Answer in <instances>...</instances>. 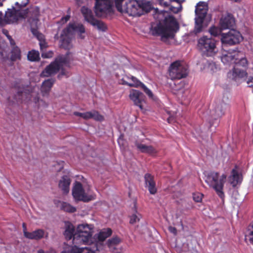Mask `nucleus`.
Returning a JSON list of instances; mask_svg holds the SVG:
<instances>
[{
  "mask_svg": "<svg viewBox=\"0 0 253 253\" xmlns=\"http://www.w3.org/2000/svg\"><path fill=\"white\" fill-rule=\"evenodd\" d=\"M71 54V52H67L65 55L59 56L54 61L51 62L42 71L41 76L48 77L55 75L61 70V73L57 76L58 79H61L63 76H65L67 78L69 77L70 74L69 72L65 71L63 67L64 66H69L70 62L72 60L70 56Z\"/></svg>",
  "mask_w": 253,
  "mask_h": 253,
  "instance_id": "nucleus-1",
  "label": "nucleus"
},
{
  "mask_svg": "<svg viewBox=\"0 0 253 253\" xmlns=\"http://www.w3.org/2000/svg\"><path fill=\"white\" fill-rule=\"evenodd\" d=\"M167 12L162 11L158 14L159 21H161L160 17L164 16ZM178 26V24L175 19L172 16L168 15L165 17L164 23L161 21L159 24L152 29L153 35L161 36L162 38H172L173 37V31Z\"/></svg>",
  "mask_w": 253,
  "mask_h": 253,
  "instance_id": "nucleus-2",
  "label": "nucleus"
},
{
  "mask_svg": "<svg viewBox=\"0 0 253 253\" xmlns=\"http://www.w3.org/2000/svg\"><path fill=\"white\" fill-rule=\"evenodd\" d=\"M85 32V28L83 24L70 23L67 27L62 31L60 36V46L65 49H70L73 47L71 40L75 33L77 32L79 37L81 39H84V36L83 34H84Z\"/></svg>",
  "mask_w": 253,
  "mask_h": 253,
  "instance_id": "nucleus-3",
  "label": "nucleus"
},
{
  "mask_svg": "<svg viewBox=\"0 0 253 253\" xmlns=\"http://www.w3.org/2000/svg\"><path fill=\"white\" fill-rule=\"evenodd\" d=\"M226 177L225 174L220 176L218 172L212 171L205 174V181L210 187L216 191L219 197L223 199L224 197L223 189Z\"/></svg>",
  "mask_w": 253,
  "mask_h": 253,
  "instance_id": "nucleus-4",
  "label": "nucleus"
},
{
  "mask_svg": "<svg viewBox=\"0 0 253 253\" xmlns=\"http://www.w3.org/2000/svg\"><path fill=\"white\" fill-rule=\"evenodd\" d=\"M125 0H115V5L117 10L122 13H127L132 16H140L142 15L140 3L141 0H129L122 6Z\"/></svg>",
  "mask_w": 253,
  "mask_h": 253,
  "instance_id": "nucleus-5",
  "label": "nucleus"
},
{
  "mask_svg": "<svg viewBox=\"0 0 253 253\" xmlns=\"http://www.w3.org/2000/svg\"><path fill=\"white\" fill-rule=\"evenodd\" d=\"M93 232V226L87 224H82L77 226L73 239L75 244H86L91 241Z\"/></svg>",
  "mask_w": 253,
  "mask_h": 253,
  "instance_id": "nucleus-6",
  "label": "nucleus"
},
{
  "mask_svg": "<svg viewBox=\"0 0 253 253\" xmlns=\"http://www.w3.org/2000/svg\"><path fill=\"white\" fill-rule=\"evenodd\" d=\"M198 47L206 56H212L217 52L215 41L207 36L201 37L198 42Z\"/></svg>",
  "mask_w": 253,
  "mask_h": 253,
  "instance_id": "nucleus-7",
  "label": "nucleus"
},
{
  "mask_svg": "<svg viewBox=\"0 0 253 253\" xmlns=\"http://www.w3.org/2000/svg\"><path fill=\"white\" fill-rule=\"evenodd\" d=\"M234 64H235V66L233 69L232 71L228 73V75L232 74V79L235 80L246 77L247 75V72L243 70H241L238 68V67L240 66L246 67L248 64L247 59L243 56L242 52L239 56L236 57Z\"/></svg>",
  "mask_w": 253,
  "mask_h": 253,
  "instance_id": "nucleus-8",
  "label": "nucleus"
},
{
  "mask_svg": "<svg viewBox=\"0 0 253 253\" xmlns=\"http://www.w3.org/2000/svg\"><path fill=\"white\" fill-rule=\"evenodd\" d=\"M169 73L171 80H180L188 75L187 68L179 61H175L170 64Z\"/></svg>",
  "mask_w": 253,
  "mask_h": 253,
  "instance_id": "nucleus-9",
  "label": "nucleus"
},
{
  "mask_svg": "<svg viewBox=\"0 0 253 253\" xmlns=\"http://www.w3.org/2000/svg\"><path fill=\"white\" fill-rule=\"evenodd\" d=\"M28 9L20 8L16 9L13 7L6 11L4 20L7 23H12L17 22L19 19H24L27 17Z\"/></svg>",
  "mask_w": 253,
  "mask_h": 253,
  "instance_id": "nucleus-10",
  "label": "nucleus"
},
{
  "mask_svg": "<svg viewBox=\"0 0 253 253\" xmlns=\"http://www.w3.org/2000/svg\"><path fill=\"white\" fill-rule=\"evenodd\" d=\"M94 12L97 17H102L112 11L113 0H95Z\"/></svg>",
  "mask_w": 253,
  "mask_h": 253,
  "instance_id": "nucleus-11",
  "label": "nucleus"
},
{
  "mask_svg": "<svg viewBox=\"0 0 253 253\" xmlns=\"http://www.w3.org/2000/svg\"><path fill=\"white\" fill-rule=\"evenodd\" d=\"M72 195L76 201L88 202L94 200V196L87 195L85 194L82 184L78 181H76L72 189Z\"/></svg>",
  "mask_w": 253,
  "mask_h": 253,
  "instance_id": "nucleus-12",
  "label": "nucleus"
},
{
  "mask_svg": "<svg viewBox=\"0 0 253 253\" xmlns=\"http://www.w3.org/2000/svg\"><path fill=\"white\" fill-rule=\"evenodd\" d=\"M243 39L242 36L239 31L232 29L227 33L221 34V41L223 43L234 45L241 42Z\"/></svg>",
  "mask_w": 253,
  "mask_h": 253,
  "instance_id": "nucleus-13",
  "label": "nucleus"
},
{
  "mask_svg": "<svg viewBox=\"0 0 253 253\" xmlns=\"http://www.w3.org/2000/svg\"><path fill=\"white\" fill-rule=\"evenodd\" d=\"M228 107V104L223 99H217L215 101L214 108L211 112V117L217 119L224 115Z\"/></svg>",
  "mask_w": 253,
  "mask_h": 253,
  "instance_id": "nucleus-14",
  "label": "nucleus"
},
{
  "mask_svg": "<svg viewBox=\"0 0 253 253\" xmlns=\"http://www.w3.org/2000/svg\"><path fill=\"white\" fill-rule=\"evenodd\" d=\"M132 142L137 149L141 153L148 154H154L157 153V150L153 146L144 144L143 140L134 138L132 140Z\"/></svg>",
  "mask_w": 253,
  "mask_h": 253,
  "instance_id": "nucleus-15",
  "label": "nucleus"
},
{
  "mask_svg": "<svg viewBox=\"0 0 253 253\" xmlns=\"http://www.w3.org/2000/svg\"><path fill=\"white\" fill-rule=\"evenodd\" d=\"M219 24L222 30L230 29L235 26V19L232 14L226 13L220 18Z\"/></svg>",
  "mask_w": 253,
  "mask_h": 253,
  "instance_id": "nucleus-16",
  "label": "nucleus"
},
{
  "mask_svg": "<svg viewBox=\"0 0 253 253\" xmlns=\"http://www.w3.org/2000/svg\"><path fill=\"white\" fill-rule=\"evenodd\" d=\"M129 96L134 104L142 110L143 109L142 103L144 101L143 93L138 90L132 89L130 91Z\"/></svg>",
  "mask_w": 253,
  "mask_h": 253,
  "instance_id": "nucleus-17",
  "label": "nucleus"
},
{
  "mask_svg": "<svg viewBox=\"0 0 253 253\" xmlns=\"http://www.w3.org/2000/svg\"><path fill=\"white\" fill-rule=\"evenodd\" d=\"M144 179L145 187L148 188L150 193L152 195L155 194L157 192V189L154 176L150 173H146L144 175Z\"/></svg>",
  "mask_w": 253,
  "mask_h": 253,
  "instance_id": "nucleus-18",
  "label": "nucleus"
},
{
  "mask_svg": "<svg viewBox=\"0 0 253 253\" xmlns=\"http://www.w3.org/2000/svg\"><path fill=\"white\" fill-rule=\"evenodd\" d=\"M241 54V52H234L233 53L227 52L226 54H223L221 57V61L224 64L234 63L237 56H239Z\"/></svg>",
  "mask_w": 253,
  "mask_h": 253,
  "instance_id": "nucleus-19",
  "label": "nucleus"
},
{
  "mask_svg": "<svg viewBox=\"0 0 253 253\" xmlns=\"http://www.w3.org/2000/svg\"><path fill=\"white\" fill-rule=\"evenodd\" d=\"M44 235V230L41 229L36 230L31 232H25V237L31 240H40L43 237Z\"/></svg>",
  "mask_w": 253,
  "mask_h": 253,
  "instance_id": "nucleus-20",
  "label": "nucleus"
},
{
  "mask_svg": "<svg viewBox=\"0 0 253 253\" xmlns=\"http://www.w3.org/2000/svg\"><path fill=\"white\" fill-rule=\"evenodd\" d=\"M71 183V179L67 175H64L60 180L58 184L59 187L63 192L67 194L69 191V186Z\"/></svg>",
  "mask_w": 253,
  "mask_h": 253,
  "instance_id": "nucleus-21",
  "label": "nucleus"
},
{
  "mask_svg": "<svg viewBox=\"0 0 253 253\" xmlns=\"http://www.w3.org/2000/svg\"><path fill=\"white\" fill-rule=\"evenodd\" d=\"M242 180V176L240 174L236 169H233L231 171V175L229 177L230 184L235 187L237 185L241 183Z\"/></svg>",
  "mask_w": 253,
  "mask_h": 253,
  "instance_id": "nucleus-22",
  "label": "nucleus"
},
{
  "mask_svg": "<svg viewBox=\"0 0 253 253\" xmlns=\"http://www.w3.org/2000/svg\"><path fill=\"white\" fill-rule=\"evenodd\" d=\"M81 12L84 20L90 24L95 19L92 10L85 6H83L81 8Z\"/></svg>",
  "mask_w": 253,
  "mask_h": 253,
  "instance_id": "nucleus-23",
  "label": "nucleus"
},
{
  "mask_svg": "<svg viewBox=\"0 0 253 253\" xmlns=\"http://www.w3.org/2000/svg\"><path fill=\"white\" fill-rule=\"evenodd\" d=\"M198 14L199 15V17L195 18V26L194 30V32L195 34L199 33L202 31L203 29V23L204 21V13H201Z\"/></svg>",
  "mask_w": 253,
  "mask_h": 253,
  "instance_id": "nucleus-24",
  "label": "nucleus"
},
{
  "mask_svg": "<svg viewBox=\"0 0 253 253\" xmlns=\"http://www.w3.org/2000/svg\"><path fill=\"white\" fill-rule=\"evenodd\" d=\"M75 233V227L74 225L70 222L66 223L65 230L64 233L66 239L69 240L73 238V239Z\"/></svg>",
  "mask_w": 253,
  "mask_h": 253,
  "instance_id": "nucleus-25",
  "label": "nucleus"
},
{
  "mask_svg": "<svg viewBox=\"0 0 253 253\" xmlns=\"http://www.w3.org/2000/svg\"><path fill=\"white\" fill-rule=\"evenodd\" d=\"M10 59L12 61L21 60V51L19 47L14 46L11 48Z\"/></svg>",
  "mask_w": 253,
  "mask_h": 253,
  "instance_id": "nucleus-26",
  "label": "nucleus"
},
{
  "mask_svg": "<svg viewBox=\"0 0 253 253\" xmlns=\"http://www.w3.org/2000/svg\"><path fill=\"white\" fill-rule=\"evenodd\" d=\"M54 82V81L52 79H48L42 83L41 90L43 95L49 92Z\"/></svg>",
  "mask_w": 253,
  "mask_h": 253,
  "instance_id": "nucleus-27",
  "label": "nucleus"
},
{
  "mask_svg": "<svg viewBox=\"0 0 253 253\" xmlns=\"http://www.w3.org/2000/svg\"><path fill=\"white\" fill-rule=\"evenodd\" d=\"M112 230L110 228L104 229L99 233L98 238L99 241H103L112 234Z\"/></svg>",
  "mask_w": 253,
  "mask_h": 253,
  "instance_id": "nucleus-28",
  "label": "nucleus"
},
{
  "mask_svg": "<svg viewBox=\"0 0 253 253\" xmlns=\"http://www.w3.org/2000/svg\"><path fill=\"white\" fill-rule=\"evenodd\" d=\"M90 24L93 27H96L99 31L105 32L107 30V26L105 23L102 21L96 19H95Z\"/></svg>",
  "mask_w": 253,
  "mask_h": 253,
  "instance_id": "nucleus-29",
  "label": "nucleus"
},
{
  "mask_svg": "<svg viewBox=\"0 0 253 253\" xmlns=\"http://www.w3.org/2000/svg\"><path fill=\"white\" fill-rule=\"evenodd\" d=\"M88 119H93L95 121H102L104 120V117L100 115L99 112L96 110L88 111Z\"/></svg>",
  "mask_w": 253,
  "mask_h": 253,
  "instance_id": "nucleus-30",
  "label": "nucleus"
},
{
  "mask_svg": "<svg viewBox=\"0 0 253 253\" xmlns=\"http://www.w3.org/2000/svg\"><path fill=\"white\" fill-rule=\"evenodd\" d=\"M28 59L31 61H38L40 59L39 51L32 50L29 51L27 55Z\"/></svg>",
  "mask_w": 253,
  "mask_h": 253,
  "instance_id": "nucleus-31",
  "label": "nucleus"
},
{
  "mask_svg": "<svg viewBox=\"0 0 253 253\" xmlns=\"http://www.w3.org/2000/svg\"><path fill=\"white\" fill-rule=\"evenodd\" d=\"M204 13V18H205L207 14V9L204 8V2H199L196 7L195 13L196 15V17H199V15L198 13Z\"/></svg>",
  "mask_w": 253,
  "mask_h": 253,
  "instance_id": "nucleus-32",
  "label": "nucleus"
},
{
  "mask_svg": "<svg viewBox=\"0 0 253 253\" xmlns=\"http://www.w3.org/2000/svg\"><path fill=\"white\" fill-rule=\"evenodd\" d=\"M61 209L65 211L69 212H74L76 211L75 207L71 206L66 202H62L61 205Z\"/></svg>",
  "mask_w": 253,
  "mask_h": 253,
  "instance_id": "nucleus-33",
  "label": "nucleus"
},
{
  "mask_svg": "<svg viewBox=\"0 0 253 253\" xmlns=\"http://www.w3.org/2000/svg\"><path fill=\"white\" fill-rule=\"evenodd\" d=\"M130 82H126L124 81V84L128 85L129 86H134V87H138L141 86V84L143 83H141L139 81H138L136 78L134 77H131L130 78Z\"/></svg>",
  "mask_w": 253,
  "mask_h": 253,
  "instance_id": "nucleus-34",
  "label": "nucleus"
},
{
  "mask_svg": "<svg viewBox=\"0 0 253 253\" xmlns=\"http://www.w3.org/2000/svg\"><path fill=\"white\" fill-rule=\"evenodd\" d=\"M27 16L30 15V17L32 18H39L40 16V8L38 7L32 8L30 10L28 9Z\"/></svg>",
  "mask_w": 253,
  "mask_h": 253,
  "instance_id": "nucleus-35",
  "label": "nucleus"
},
{
  "mask_svg": "<svg viewBox=\"0 0 253 253\" xmlns=\"http://www.w3.org/2000/svg\"><path fill=\"white\" fill-rule=\"evenodd\" d=\"M129 218V223L131 224H134L139 221L141 218V215L136 211L135 213L130 215Z\"/></svg>",
  "mask_w": 253,
  "mask_h": 253,
  "instance_id": "nucleus-36",
  "label": "nucleus"
},
{
  "mask_svg": "<svg viewBox=\"0 0 253 253\" xmlns=\"http://www.w3.org/2000/svg\"><path fill=\"white\" fill-rule=\"evenodd\" d=\"M141 9H142V15L145 13H147L149 12L151 7V4L149 2H145L143 0H141V3H140Z\"/></svg>",
  "mask_w": 253,
  "mask_h": 253,
  "instance_id": "nucleus-37",
  "label": "nucleus"
},
{
  "mask_svg": "<svg viewBox=\"0 0 253 253\" xmlns=\"http://www.w3.org/2000/svg\"><path fill=\"white\" fill-rule=\"evenodd\" d=\"M221 28H219L215 26H212L210 28L209 32L211 35L214 37H217L221 34Z\"/></svg>",
  "mask_w": 253,
  "mask_h": 253,
  "instance_id": "nucleus-38",
  "label": "nucleus"
},
{
  "mask_svg": "<svg viewBox=\"0 0 253 253\" xmlns=\"http://www.w3.org/2000/svg\"><path fill=\"white\" fill-rule=\"evenodd\" d=\"M170 10L174 13H177L182 10L181 3H178L176 6L170 5L169 7Z\"/></svg>",
  "mask_w": 253,
  "mask_h": 253,
  "instance_id": "nucleus-39",
  "label": "nucleus"
},
{
  "mask_svg": "<svg viewBox=\"0 0 253 253\" xmlns=\"http://www.w3.org/2000/svg\"><path fill=\"white\" fill-rule=\"evenodd\" d=\"M121 242L120 239L117 237H113L108 241V245L109 247L118 245Z\"/></svg>",
  "mask_w": 253,
  "mask_h": 253,
  "instance_id": "nucleus-40",
  "label": "nucleus"
},
{
  "mask_svg": "<svg viewBox=\"0 0 253 253\" xmlns=\"http://www.w3.org/2000/svg\"><path fill=\"white\" fill-rule=\"evenodd\" d=\"M31 31L32 34L35 36L38 39H42L43 38V35L39 32L38 28L31 27Z\"/></svg>",
  "mask_w": 253,
  "mask_h": 253,
  "instance_id": "nucleus-41",
  "label": "nucleus"
},
{
  "mask_svg": "<svg viewBox=\"0 0 253 253\" xmlns=\"http://www.w3.org/2000/svg\"><path fill=\"white\" fill-rule=\"evenodd\" d=\"M29 21L30 22L31 27L38 28V24L39 21V18L30 17Z\"/></svg>",
  "mask_w": 253,
  "mask_h": 253,
  "instance_id": "nucleus-42",
  "label": "nucleus"
},
{
  "mask_svg": "<svg viewBox=\"0 0 253 253\" xmlns=\"http://www.w3.org/2000/svg\"><path fill=\"white\" fill-rule=\"evenodd\" d=\"M143 91L145 92L146 94L149 96V98L153 99V94L152 92L148 88L143 84H141L140 86Z\"/></svg>",
  "mask_w": 253,
  "mask_h": 253,
  "instance_id": "nucleus-43",
  "label": "nucleus"
},
{
  "mask_svg": "<svg viewBox=\"0 0 253 253\" xmlns=\"http://www.w3.org/2000/svg\"><path fill=\"white\" fill-rule=\"evenodd\" d=\"M40 41V49L42 52L47 47V44L44 40L43 37L42 39H38Z\"/></svg>",
  "mask_w": 253,
  "mask_h": 253,
  "instance_id": "nucleus-44",
  "label": "nucleus"
},
{
  "mask_svg": "<svg viewBox=\"0 0 253 253\" xmlns=\"http://www.w3.org/2000/svg\"><path fill=\"white\" fill-rule=\"evenodd\" d=\"M73 114L76 116L81 117L85 120H88V115H89L88 112L84 113H80L78 112H74Z\"/></svg>",
  "mask_w": 253,
  "mask_h": 253,
  "instance_id": "nucleus-45",
  "label": "nucleus"
},
{
  "mask_svg": "<svg viewBox=\"0 0 253 253\" xmlns=\"http://www.w3.org/2000/svg\"><path fill=\"white\" fill-rule=\"evenodd\" d=\"M203 194L201 193H195L193 194V198L196 202H200L202 200Z\"/></svg>",
  "mask_w": 253,
  "mask_h": 253,
  "instance_id": "nucleus-46",
  "label": "nucleus"
},
{
  "mask_svg": "<svg viewBox=\"0 0 253 253\" xmlns=\"http://www.w3.org/2000/svg\"><path fill=\"white\" fill-rule=\"evenodd\" d=\"M53 55V52L52 51H48L45 52L44 51L42 52V56L43 58H51Z\"/></svg>",
  "mask_w": 253,
  "mask_h": 253,
  "instance_id": "nucleus-47",
  "label": "nucleus"
},
{
  "mask_svg": "<svg viewBox=\"0 0 253 253\" xmlns=\"http://www.w3.org/2000/svg\"><path fill=\"white\" fill-rule=\"evenodd\" d=\"M170 0H160V4L164 7H170Z\"/></svg>",
  "mask_w": 253,
  "mask_h": 253,
  "instance_id": "nucleus-48",
  "label": "nucleus"
},
{
  "mask_svg": "<svg viewBox=\"0 0 253 253\" xmlns=\"http://www.w3.org/2000/svg\"><path fill=\"white\" fill-rule=\"evenodd\" d=\"M80 249V253H95L94 251L89 250L87 248H81Z\"/></svg>",
  "mask_w": 253,
  "mask_h": 253,
  "instance_id": "nucleus-49",
  "label": "nucleus"
},
{
  "mask_svg": "<svg viewBox=\"0 0 253 253\" xmlns=\"http://www.w3.org/2000/svg\"><path fill=\"white\" fill-rule=\"evenodd\" d=\"M70 18V15H67L66 16L62 17L60 20V23L62 24H64L66 23Z\"/></svg>",
  "mask_w": 253,
  "mask_h": 253,
  "instance_id": "nucleus-50",
  "label": "nucleus"
},
{
  "mask_svg": "<svg viewBox=\"0 0 253 253\" xmlns=\"http://www.w3.org/2000/svg\"><path fill=\"white\" fill-rule=\"evenodd\" d=\"M7 39L9 40L10 44L11 45V48L14 46H17L15 45V42L14 41V40L12 39V37L10 36H7Z\"/></svg>",
  "mask_w": 253,
  "mask_h": 253,
  "instance_id": "nucleus-51",
  "label": "nucleus"
},
{
  "mask_svg": "<svg viewBox=\"0 0 253 253\" xmlns=\"http://www.w3.org/2000/svg\"><path fill=\"white\" fill-rule=\"evenodd\" d=\"M80 249L75 246L72 248L70 253H80Z\"/></svg>",
  "mask_w": 253,
  "mask_h": 253,
  "instance_id": "nucleus-52",
  "label": "nucleus"
},
{
  "mask_svg": "<svg viewBox=\"0 0 253 253\" xmlns=\"http://www.w3.org/2000/svg\"><path fill=\"white\" fill-rule=\"evenodd\" d=\"M169 230L170 232L173 233L174 235L177 234V229L174 227L169 226Z\"/></svg>",
  "mask_w": 253,
  "mask_h": 253,
  "instance_id": "nucleus-53",
  "label": "nucleus"
},
{
  "mask_svg": "<svg viewBox=\"0 0 253 253\" xmlns=\"http://www.w3.org/2000/svg\"><path fill=\"white\" fill-rule=\"evenodd\" d=\"M34 101L36 104H37L38 103H39L40 101L42 102V100H40L39 97L37 96L34 98Z\"/></svg>",
  "mask_w": 253,
  "mask_h": 253,
  "instance_id": "nucleus-54",
  "label": "nucleus"
},
{
  "mask_svg": "<svg viewBox=\"0 0 253 253\" xmlns=\"http://www.w3.org/2000/svg\"><path fill=\"white\" fill-rule=\"evenodd\" d=\"M22 226H23V233H24V235L25 236V232H28V231H27L25 223H23Z\"/></svg>",
  "mask_w": 253,
  "mask_h": 253,
  "instance_id": "nucleus-55",
  "label": "nucleus"
},
{
  "mask_svg": "<svg viewBox=\"0 0 253 253\" xmlns=\"http://www.w3.org/2000/svg\"><path fill=\"white\" fill-rule=\"evenodd\" d=\"M3 33L7 37V36H10L8 34V32L6 30H3L2 31Z\"/></svg>",
  "mask_w": 253,
  "mask_h": 253,
  "instance_id": "nucleus-56",
  "label": "nucleus"
},
{
  "mask_svg": "<svg viewBox=\"0 0 253 253\" xmlns=\"http://www.w3.org/2000/svg\"><path fill=\"white\" fill-rule=\"evenodd\" d=\"M171 2H175L176 3V5H178V3H181L179 0H170Z\"/></svg>",
  "mask_w": 253,
  "mask_h": 253,
  "instance_id": "nucleus-57",
  "label": "nucleus"
},
{
  "mask_svg": "<svg viewBox=\"0 0 253 253\" xmlns=\"http://www.w3.org/2000/svg\"><path fill=\"white\" fill-rule=\"evenodd\" d=\"M38 253H44V251L42 250H40L38 252Z\"/></svg>",
  "mask_w": 253,
  "mask_h": 253,
  "instance_id": "nucleus-58",
  "label": "nucleus"
},
{
  "mask_svg": "<svg viewBox=\"0 0 253 253\" xmlns=\"http://www.w3.org/2000/svg\"><path fill=\"white\" fill-rule=\"evenodd\" d=\"M61 253H66V252H65V251H63V252H62Z\"/></svg>",
  "mask_w": 253,
  "mask_h": 253,
  "instance_id": "nucleus-59",
  "label": "nucleus"
},
{
  "mask_svg": "<svg viewBox=\"0 0 253 253\" xmlns=\"http://www.w3.org/2000/svg\"><path fill=\"white\" fill-rule=\"evenodd\" d=\"M169 120H170V119H169H169H168V121L169 122Z\"/></svg>",
  "mask_w": 253,
  "mask_h": 253,
  "instance_id": "nucleus-60",
  "label": "nucleus"
},
{
  "mask_svg": "<svg viewBox=\"0 0 253 253\" xmlns=\"http://www.w3.org/2000/svg\"><path fill=\"white\" fill-rule=\"evenodd\" d=\"M0 5H2V3H0Z\"/></svg>",
  "mask_w": 253,
  "mask_h": 253,
  "instance_id": "nucleus-61",
  "label": "nucleus"
},
{
  "mask_svg": "<svg viewBox=\"0 0 253 253\" xmlns=\"http://www.w3.org/2000/svg\"><path fill=\"white\" fill-rule=\"evenodd\" d=\"M1 24V22H0V24Z\"/></svg>",
  "mask_w": 253,
  "mask_h": 253,
  "instance_id": "nucleus-62",
  "label": "nucleus"
}]
</instances>
